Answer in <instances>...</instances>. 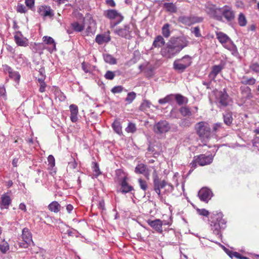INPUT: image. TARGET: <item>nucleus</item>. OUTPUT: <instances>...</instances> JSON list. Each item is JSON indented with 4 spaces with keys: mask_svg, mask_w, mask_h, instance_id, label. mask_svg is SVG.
Listing matches in <instances>:
<instances>
[{
    "mask_svg": "<svg viewBox=\"0 0 259 259\" xmlns=\"http://www.w3.org/2000/svg\"><path fill=\"white\" fill-rule=\"evenodd\" d=\"M240 92L243 97L249 99L252 97L251 89L247 86H241L240 88Z\"/></svg>",
    "mask_w": 259,
    "mask_h": 259,
    "instance_id": "4be33fe9",
    "label": "nucleus"
},
{
    "mask_svg": "<svg viewBox=\"0 0 259 259\" xmlns=\"http://www.w3.org/2000/svg\"><path fill=\"white\" fill-rule=\"evenodd\" d=\"M48 161L49 165L51 167H53L55 164V160L54 156L52 155H50L48 157Z\"/></svg>",
    "mask_w": 259,
    "mask_h": 259,
    "instance_id": "5fc2aeb1",
    "label": "nucleus"
},
{
    "mask_svg": "<svg viewBox=\"0 0 259 259\" xmlns=\"http://www.w3.org/2000/svg\"><path fill=\"white\" fill-rule=\"evenodd\" d=\"M25 3L27 7L31 9L34 5V0H25Z\"/></svg>",
    "mask_w": 259,
    "mask_h": 259,
    "instance_id": "052dcab7",
    "label": "nucleus"
},
{
    "mask_svg": "<svg viewBox=\"0 0 259 259\" xmlns=\"http://www.w3.org/2000/svg\"><path fill=\"white\" fill-rule=\"evenodd\" d=\"M89 66V64L85 62H83L81 63V68L85 73H88L90 71Z\"/></svg>",
    "mask_w": 259,
    "mask_h": 259,
    "instance_id": "4d7b16f0",
    "label": "nucleus"
},
{
    "mask_svg": "<svg viewBox=\"0 0 259 259\" xmlns=\"http://www.w3.org/2000/svg\"><path fill=\"white\" fill-rule=\"evenodd\" d=\"M197 134L203 140L208 139L211 134V128L209 124L205 121H200L195 125V127Z\"/></svg>",
    "mask_w": 259,
    "mask_h": 259,
    "instance_id": "423d86ee",
    "label": "nucleus"
},
{
    "mask_svg": "<svg viewBox=\"0 0 259 259\" xmlns=\"http://www.w3.org/2000/svg\"><path fill=\"white\" fill-rule=\"evenodd\" d=\"M241 83L244 85H253L255 83L256 79L253 77L248 78L246 76H243L241 79Z\"/></svg>",
    "mask_w": 259,
    "mask_h": 259,
    "instance_id": "7c9ffc66",
    "label": "nucleus"
},
{
    "mask_svg": "<svg viewBox=\"0 0 259 259\" xmlns=\"http://www.w3.org/2000/svg\"><path fill=\"white\" fill-rule=\"evenodd\" d=\"M224 47L232 52V54L235 55L237 53V49L236 46L233 44L231 40L227 44L223 45Z\"/></svg>",
    "mask_w": 259,
    "mask_h": 259,
    "instance_id": "2f4dec72",
    "label": "nucleus"
},
{
    "mask_svg": "<svg viewBox=\"0 0 259 259\" xmlns=\"http://www.w3.org/2000/svg\"><path fill=\"white\" fill-rule=\"evenodd\" d=\"M115 76V72L109 70L107 71L104 75L105 78L108 80H112Z\"/></svg>",
    "mask_w": 259,
    "mask_h": 259,
    "instance_id": "8fccbe9b",
    "label": "nucleus"
},
{
    "mask_svg": "<svg viewBox=\"0 0 259 259\" xmlns=\"http://www.w3.org/2000/svg\"><path fill=\"white\" fill-rule=\"evenodd\" d=\"M42 39L44 42L46 44L48 45H52L53 50H56V43L55 42V41L52 37L50 36H45L43 37Z\"/></svg>",
    "mask_w": 259,
    "mask_h": 259,
    "instance_id": "c9c22d12",
    "label": "nucleus"
},
{
    "mask_svg": "<svg viewBox=\"0 0 259 259\" xmlns=\"http://www.w3.org/2000/svg\"><path fill=\"white\" fill-rule=\"evenodd\" d=\"M203 20V18L195 16H181L178 18L179 22L187 26H190L195 23L201 22Z\"/></svg>",
    "mask_w": 259,
    "mask_h": 259,
    "instance_id": "9b49d317",
    "label": "nucleus"
},
{
    "mask_svg": "<svg viewBox=\"0 0 259 259\" xmlns=\"http://www.w3.org/2000/svg\"><path fill=\"white\" fill-rule=\"evenodd\" d=\"M104 16L112 21L110 24L112 27L119 24L123 19V16L114 9H109L105 11Z\"/></svg>",
    "mask_w": 259,
    "mask_h": 259,
    "instance_id": "0eeeda50",
    "label": "nucleus"
},
{
    "mask_svg": "<svg viewBox=\"0 0 259 259\" xmlns=\"http://www.w3.org/2000/svg\"><path fill=\"white\" fill-rule=\"evenodd\" d=\"M192 63V57L188 55L175 60L173 63V68L179 73L184 72Z\"/></svg>",
    "mask_w": 259,
    "mask_h": 259,
    "instance_id": "20e7f679",
    "label": "nucleus"
},
{
    "mask_svg": "<svg viewBox=\"0 0 259 259\" xmlns=\"http://www.w3.org/2000/svg\"><path fill=\"white\" fill-rule=\"evenodd\" d=\"M222 17L226 20L228 22L233 21L235 18V13L232 8L228 5H225L222 7Z\"/></svg>",
    "mask_w": 259,
    "mask_h": 259,
    "instance_id": "ddd939ff",
    "label": "nucleus"
},
{
    "mask_svg": "<svg viewBox=\"0 0 259 259\" xmlns=\"http://www.w3.org/2000/svg\"><path fill=\"white\" fill-rule=\"evenodd\" d=\"M21 32L17 31V46L26 47L28 45V39L26 37H20Z\"/></svg>",
    "mask_w": 259,
    "mask_h": 259,
    "instance_id": "cd10ccee",
    "label": "nucleus"
},
{
    "mask_svg": "<svg viewBox=\"0 0 259 259\" xmlns=\"http://www.w3.org/2000/svg\"><path fill=\"white\" fill-rule=\"evenodd\" d=\"M104 61L110 64H116V60L111 55L105 54L104 55Z\"/></svg>",
    "mask_w": 259,
    "mask_h": 259,
    "instance_id": "4c0bfd02",
    "label": "nucleus"
},
{
    "mask_svg": "<svg viewBox=\"0 0 259 259\" xmlns=\"http://www.w3.org/2000/svg\"><path fill=\"white\" fill-rule=\"evenodd\" d=\"M37 12L44 18H52L54 16V11L50 6L45 5L41 6L38 8Z\"/></svg>",
    "mask_w": 259,
    "mask_h": 259,
    "instance_id": "4468645a",
    "label": "nucleus"
},
{
    "mask_svg": "<svg viewBox=\"0 0 259 259\" xmlns=\"http://www.w3.org/2000/svg\"><path fill=\"white\" fill-rule=\"evenodd\" d=\"M223 215L222 212L217 211L213 212L211 217L210 221L211 229L214 234L219 237L222 236L221 230L226 228V221L223 218Z\"/></svg>",
    "mask_w": 259,
    "mask_h": 259,
    "instance_id": "f03ea898",
    "label": "nucleus"
},
{
    "mask_svg": "<svg viewBox=\"0 0 259 259\" xmlns=\"http://www.w3.org/2000/svg\"><path fill=\"white\" fill-rule=\"evenodd\" d=\"M180 112L183 116H190L192 115L190 108L187 106H184L180 108Z\"/></svg>",
    "mask_w": 259,
    "mask_h": 259,
    "instance_id": "e433bc0d",
    "label": "nucleus"
},
{
    "mask_svg": "<svg viewBox=\"0 0 259 259\" xmlns=\"http://www.w3.org/2000/svg\"><path fill=\"white\" fill-rule=\"evenodd\" d=\"M70 111V119L72 122H75L77 121L78 118H77V114L78 112V107L74 105V104H71L69 106Z\"/></svg>",
    "mask_w": 259,
    "mask_h": 259,
    "instance_id": "6ab92c4d",
    "label": "nucleus"
},
{
    "mask_svg": "<svg viewBox=\"0 0 259 259\" xmlns=\"http://www.w3.org/2000/svg\"><path fill=\"white\" fill-rule=\"evenodd\" d=\"M249 68L253 72L259 73V64L255 63L251 64Z\"/></svg>",
    "mask_w": 259,
    "mask_h": 259,
    "instance_id": "603ef678",
    "label": "nucleus"
},
{
    "mask_svg": "<svg viewBox=\"0 0 259 259\" xmlns=\"http://www.w3.org/2000/svg\"><path fill=\"white\" fill-rule=\"evenodd\" d=\"M197 211L200 215L205 217H207L209 214L208 211L205 209H198Z\"/></svg>",
    "mask_w": 259,
    "mask_h": 259,
    "instance_id": "13d9d810",
    "label": "nucleus"
},
{
    "mask_svg": "<svg viewBox=\"0 0 259 259\" xmlns=\"http://www.w3.org/2000/svg\"><path fill=\"white\" fill-rule=\"evenodd\" d=\"M39 91L40 93H43L45 91L46 84L45 82L39 83Z\"/></svg>",
    "mask_w": 259,
    "mask_h": 259,
    "instance_id": "69168bd1",
    "label": "nucleus"
},
{
    "mask_svg": "<svg viewBox=\"0 0 259 259\" xmlns=\"http://www.w3.org/2000/svg\"><path fill=\"white\" fill-rule=\"evenodd\" d=\"M223 119L224 123L228 126H230L233 120L232 113L230 111H226L223 113Z\"/></svg>",
    "mask_w": 259,
    "mask_h": 259,
    "instance_id": "b1692460",
    "label": "nucleus"
},
{
    "mask_svg": "<svg viewBox=\"0 0 259 259\" xmlns=\"http://www.w3.org/2000/svg\"><path fill=\"white\" fill-rule=\"evenodd\" d=\"M95 40L99 45H102L104 42H109L110 40V37L109 36L98 34L96 36Z\"/></svg>",
    "mask_w": 259,
    "mask_h": 259,
    "instance_id": "c85d7f7f",
    "label": "nucleus"
},
{
    "mask_svg": "<svg viewBox=\"0 0 259 259\" xmlns=\"http://www.w3.org/2000/svg\"><path fill=\"white\" fill-rule=\"evenodd\" d=\"M106 4L112 7H114L116 5L114 0H106Z\"/></svg>",
    "mask_w": 259,
    "mask_h": 259,
    "instance_id": "338daca9",
    "label": "nucleus"
},
{
    "mask_svg": "<svg viewBox=\"0 0 259 259\" xmlns=\"http://www.w3.org/2000/svg\"><path fill=\"white\" fill-rule=\"evenodd\" d=\"M123 90V88L121 85H118L113 87L111 90V92L113 94L120 93Z\"/></svg>",
    "mask_w": 259,
    "mask_h": 259,
    "instance_id": "864d4df0",
    "label": "nucleus"
},
{
    "mask_svg": "<svg viewBox=\"0 0 259 259\" xmlns=\"http://www.w3.org/2000/svg\"><path fill=\"white\" fill-rule=\"evenodd\" d=\"M31 242H25L19 243V246L21 248H26L28 247L29 244Z\"/></svg>",
    "mask_w": 259,
    "mask_h": 259,
    "instance_id": "0e129e2a",
    "label": "nucleus"
},
{
    "mask_svg": "<svg viewBox=\"0 0 259 259\" xmlns=\"http://www.w3.org/2000/svg\"><path fill=\"white\" fill-rule=\"evenodd\" d=\"M206 12L212 18L219 21H222V7H218L216 5L208 4L206 7Z\"/></svg>",
    "mask_w": 259,
    "mask_h": 259,
    "instance_id": "1a4fd4ad",
    "label": "nucleus"
},
{
    "mask_svg": "<svg viewBox=\"0 0 259 259\" xmlns=\"http://www.w3.org/2000/svg\"><path fill=\"white\" fill-rule=\"evenodd\" d=\"M170 25L168 23H166L163 25L162 27V34L165 38H168L170 34Z\"/></svg>",
    "mask_w": 259,
    "mask_h": 259,
    "instance_id": "f704fd0d",
    "label": "nucleus"
},
{
    "mask_svg": "<svg viewBox=\"0 0 259 259\" xmlns=\"http://www.w3.org/2000/svg\"><path fill=\"white\" fill-rule=\"evenodd\" d=\"M175 99L179 105H182L188 102V99L180 94H176L175 95Z\"/></svg>",
    "mask_w": 259,
    "mask_h": 259,
    "instance_id": "72a5a7b5",
    "label": "nucleus"
},
{
    "mask_svg": "<svg viewBox=\"0 0 259 259\" xmlns=\"http://www.w3.org/2000/svg\"><path fill=\"white\" fill-rule=\"evenodd\" d=\"M216 102L220 108L226 107L232 102L231 98L229 96L226 89L220 91L217 95Z\"/></svg>",
    "mask_w": 259,
    "mask_h": 259,
    "instance_id": "9d476101",
    "label": "nucleus"
},
{
    "mask_svg": "<svg viewBox=\"0 0 259 259\" xmlns=\"http://www.w3.org/2000/svg\"><path fill=\"white\" fill-rule=\"evenodd\" d=\"M136 94L134 92H130L127 94L125 101L128 103L131 104L136 98Z\"/></svg>",
    "mask_w": 259,
    "mask_h": 259,
    "instance_id": "37998d69",
    "label": "nucleus"
},
{
    "mask_svg": "<svg viewBox=\"0 0 259 259\" xmlns=\"http://www.w3.org/2000/svg\"><path fill=\"white\" fill-rule=\"evenodd\" d=\"M117 174L120 176L117 178V182L120 187V190L118 191L119 192L126 194L134 190V187L128 183V178L123 172L118 170Z\"/></svg>",
    "mask_w": 259,
    "mask_h": 259,
    "instance_id": "39448f33",
    "label": "nucleus"
},
{
    "mask_svg": "<svg viewBox=\"0 0 259 259\" xmlns=\"http://www.w3.org/2000/svg\"><path fill=\"white\" fill-rule=\"evenodd\" d=\"M217 39L223 45L227 44L229 41L231 40L229 36L222 32H219L216 33Z\"/></svg>",
    "mask_w": 259,
    "mask_h": 259,
    "instance_id": "5701e85b",
    "label": "nucleus"
},
{
    "mask_svg": "<svg viewBox=\"0 0 259 259\" xmlns=\"http://www.w3.org/2000/svg\"><path fill=\"white\" fill-rule=\"evenodd\" d=\"M22 238L23 241L26 242L32 241L31 234L27 228H24L22 230Z\"/></svg>",
    "mask_w": 259,
    "mask_h": 259,
    "instance_id": "c756f323",
    "label": "nucleus"
},
{
    "mask_svg": "<svg viewBox=\"0 0 259 259\" xmlns=\"http://www.w3.org/2000/svg\"><path fill=\"white\" fill-rule=\"evenodd\" d=\"M138 182L141 189H142L144 191L147 190V184L145 180H142V179H139L138 180Z\"/></svg>",
    "mask_w": 259,
    "mask_h": 259,
    "instance_id": "09e8293b",
    "label": "nucleus"
},
{
    "mask_svg": "<svg viewBox=\"0 0 259 259\" xmlns=\"http://www.w3.org/2000/svg\"><path fill=\"white\" fill-rule=\"evenodd\" d=\"M112 127L114 131L118 134H120L121 133V126L119 122L114 121L112 123Z\"/></svg>",
    "mask_w": 259,
    "mask_h": 259,
    "instance_id": "49530a36",
    "label": "nucleus"
},
{
    "mask_svg": "<svg viewBox=\"0 0 259 259\" xmlns=\"http://www.w3.org/2000/svg\"><path fill=\"white\" fill-rule=\"evenodd\" d=\"M61 206L60 204L56 201H54L52 202L48 205V209L52 212L55 213H58L61 209Z\"/></svg>",
    "mask_w": 259,
    "mask_h": 259,
    "instance_id": "a878e982",
    "label": "nucleus"
},
{
    "mask_svg": "<svg viewBox=\"0 0 259 259\" xmlns=\"http://www.w3.org/2000/svg\"><path fill=\"white\" fill-rule=\"evenodd\" d=\"M223 66L221 64L214 65L212 68V70L208 75L210 80H214L217 75L222 70Z\"/></svg>",
    "mask_w": 259,
    "mask_h": 259,
    "instance_id": "a211bd4d",
    "label": "nucleus"
},
{
    "mask_svg": "<svg viewBox=\"0 0 259 259\" xmlns=\"http://www.w3.org/2000/svg\"><path fill=\"white\" fill-rule=\"evenodd\" d=\"M166 98L167 99V103H170L174 101L175 99V95L172 94L168 95L166 96Z\"/></svg>",
    "mask_w": 259,
    "mask_h": 259,
    "instance_id": "e2e57ef3",
    "label": "nucleus"
},
{
    "mask_svg": "<svg viewBox=\"0 0 259 259\" xmlns=\"http://www.w3.org/2000/svg\"><path fill=\"white\" fill-rule=\"evenodd\" d=\"M165 188L164 193L167 194L171 192L174 190L173 186L167 183L165 181H160L158 177L156 176L153 180V189L155 192L157 194L158 198H162L161 193V189Z\"/></svg>",
    "mask_w": 259,
    "mask_h": 259,
    "instance_id": "7ed1b4c3",
    "label": "nucleus"
},
{
    "mask_svg": "<svg viewBox=\"0 0 259 259\" xmlns=\"http://www.w3.org/2000/svg\"><path fill=\"white\" fill-rule=\"evenodd\" d=\"M164 8L167 11L174 13L177 11V7L175 4L171 3H165L164 5Z\"/></svg>",
    "mask_w": 259,
    "mask_h": 259,
    "instance_id": "ea45409f",
    "label": "nucleus"
},
{
    "mask_svg": "<svg viewBox=\"0 0 259 259\" xmlns=\"http://www.w3.org/2000/svg\"><path fill=\"white\" fill-rule=\"evenodd\" d=\"M151 106V103L148 100H144L140 106V110L143 111H146Z\"/></svg>",
    "mask_w": 259,
    "mask_h": 259,
    "instance_id": "a18cd8bd",
    "label": "nucleus"
},
{
    "mask_svg": "<svg viewBox=\"0 0 259 259\" xmlns=\"http://www.w3.org/2000/svg\"><path fill=\"white\" fill-rule=\"evenodd\" d=\"M165 44V40L161 35L156 36L153 42L152 47L154 48H160Z\"/></svg>",
    "mask_w": 259,
    "mask_h": 259,
    "instance_id": "393cba45",
    "label": "nucleus"
},
{
    "mask_svg": "<svg viewBox=\"0 0 259 259\" xmlns=\"http://www.w3.org/2000/svg\"><path fill=\"white\" fill-rule=\"evenodd\" d=\"M3 67L5 73L9 74L10 78L14 79L15 81L16 80V73L10 67L7 65H4L3 66Z\"/></svg>",
    "mask_w": 259,
    "mask_h": 259,
    "instance_id": "bb28decb",
    "label": "nucleus"
},
{
    "mask_svg": "<svg viewBox=\"0 0 259 259\" xmlns=\"http://www.w3.org/2000/svg\"><path fill=\"white\" fill-rule=\"evenodd\" d=\"M93 166L92 168L94 171V176L95 178H97L99 175L101 174V172L99 168V164L95 162H93Z\"/></svg>",
    "mask_w": 259,
    "mask_h": 259,
    "instance_id": "a19ab883",
    "label": "nucleus"
},
{
    "mask_svg": "<svg viewBox=\"0 0 259 259\" xmlns=\"http://www.w3.org/2000/svg\"><path fill=\"white\" fill-rule=\"evenodd\" d=\"M198 195L201 201L207 202L212 196V193L210 189L203 188L199 190Z\"/></svg>",
    "mask_w": 259,
    "mask_h": 259,
    "instance_id": "dca6fc26",
    "label": "nucleus"
},
{
    "mask_svg": "<svg viewBox=\"0 0 259 259\" xmlns=\"http://www.w3.org/2000/svg\"><path fill=\"white\" fill-rule=\"evenodd\" d=\"M191 125V122L189 119L186 118L182 120L181 123H180L181 126H189Z\"/></svg>",
    "mask_w": 259,
    "mask_h": 259,
    "instance_id": "bf43d9fd",
    "label": "nucleus"
},
{
    "mask_svg": "<svg viewBox=\"0 0 259 259\" xmlns=\"http://www.w3.org/2000/svg\"><path fill=\"white\" fill-rule=\"evenodd\" d=\"M131 30L129 25H124L123 28H119L115 30V33L122 37L130 39L131 37Z\"/></svg>",
    "mask_w": 259,
    "mask_h": 259,
    "instance_id": "f3484780",
    "label": "nucleus"
},
{
    "mask_svg": "<svg viewBox=\"0 0 259 259\" xmlns=\"http://www.w3.org/2000/svg\"><path fill=\"white\" fill-rule=\"evenodd\" d=\"M137 130V128L135 123H129L128 126L126 127L125 131L127 133H134Z\"/></svg>",
    "mask_w": 259,
    "mask_h": 259,
    "instance_id": "de8ad7c7",
    "label": "nucleus"
},
{
    "mask_svg": "<svg viewBox=\"0 0 259 259\" xmlns=\"http://www.w3.org/2000/svg\"><path fill=\"white\" fill-rule=\"evenodd\" d=\"M27 11L26 7L23 5H18L17 6V12L22 13H25Z\"/></svg>",
    "mask_w": 259,
    "mask_h": 259,
    "instance_id": "6e6d98bb",
    "label": "nucleus"
},
{
    "mask_svg": "<svg viewBox=\"0 0 259 259\" xmlns=\"http://www.w3.org/2000/svg\"><path fill=\"white\" fill-rule=\"evenodd\" d=\"M135 171L137 174H144L146 176L149 175V172L147 168V166L143 163L138 164L135 168Z\"/></svg>",
    "mask_w": 259,
    "mask_h": 259,
    "instance_id": "aec40b11",
    "label": "nucleus"
},
{
    "mask_svg": "<svg viewBox=\"0 0 259 259\" xmlns=\"http://www.w3.org/2000/svg\"><path fill=\"white\" fill-rule=\"evenodd\" d=\"M77 164L74 159L72 161L68 163V166L71 169H75L77 167Z\"/></svg>",
    "mask_w": 259,
    "mask_h": 259,
    "instance_id": "680f3d73",
    "label": "nucleus"
},
{
    "mask_svg": "<svg viewBox=\"0 0 259 259\" xmlns=\"http://www.w3.org/2000/svg\"><path fill=\"white\" fill-rule=\"evenodd\" d=\"M211 80L210 81H202V84L206 86V88L207 89H211V88L210 87V85H211Z\"/></svg>",
    "mask_w": 259,
    "mask_h": 259,
    "instance_id": "774afa93",
    "label": "nucleus"
},
{
    "mask_svg": "<svg viewBox=\"0 0 259 259\" xmlns=\"http://www.w3.org/2000/svg\"><path fill=\"white\" fill-rule=\"evenodd\" d=\"M238 24L240 26H245L247 24V20L245 15L242 13H240L238 18Z\"/></svg>",
    "mask_w": 259,
    "mask_h": 259,
    "instance_id": "58836bf2",
    "label": "nucleus"
},
{
    "mask_svg": "<svg viewBox=\"0 0 259 259\" xmlns=\"http://www.w3.org/2000/svg\"><path fill=\"white\" fill-rule=\"evenodd\" d=\"M147 223L151 228L154 229L156 232L160 234L162 233L163 223L160 219H155L154 220L149 219L147 221Z\"/></svg>",
    "mask_w": 259,
    "mask_h": 259,
    "instance_id": "2eb2a0df",
    "label": "nucleus"
},
{
    "mask_svg": "<svg viewBox=\"0 0 259 259\" xmlns=\"http://www.w3.org/2000/svg\"><path fill=\"white\" fill-rule=\"evenodd\" d=\"M170 129L169 123L166 120H160L154 126V132L156 134L166 133Z\"/></svg>",
    "mask_w": 259,
    "mask_h": 259,
    "instance_id": "f8f14e48",
    "label": "nucleus"
},
{
    "mask_svg": "<svg viewBox=\"0 0 259 259\" xmlns=\"http://www.w3.org/2000/svg\"><path fill=\"white\" fill-rule=\"evenodd\" d=\"M191 32L194 34V35L197 37H199L201 36V33L200 32V29L199 27H195L191 28Z\"/></svg>",
    "mask_w": 259,
    "mask_h": 259,
    "instance_id": "3c124183",
    "label": "nucleus"
},
{
    "mask_svg": "<svg viewBox=\"0 0 259 259\" xmlns=\"http://www.w3.org/2000/svg\"><path fill=\"white\" fill-rule=\"evenodd\" d=\"M224 130L223 124L222 123H216L213 124L212 132L217 133Z\"/></svg>",
    "mask_w": 259,
    "mask_h": 259,
    "instance_id": "c03bdc74",
    "label": "nucleus"
},
{
    "mask_svg": "<svg viewBox=\"0 0 259 259\" xmlns=\"http://www.w3.org/2000/svg\"><path fill=\"white\" fill-rule=\"evenodd\" d=\"M72 29L76 32H81L84 28V26L83 24H80L78 22H73L71 24Z\"/></svg>",
    "mask_w": 259,
    "mask_h": 259,
    "instance_id": "473e14b6",
    "label": "nucleus"
},
{
    "mask_svg": "<svg viewBox=\"0 0 259 259\" xmlns=\"http://www.w3.org/2000/svg\"><path fill=\"white\" fill-rule=\"evenodd\" d=\"M11 200L7 194L3 195L0 201V207L1 208H7L10 204Z\"/></svg>",
    "mask_w": 259,
    "mask_h": 259,
    "instance_id": "412c9836",
    "label": "nucleus"
},
{
    "mask_svg": "<svg viewBox=\"0 0 259 259\" xmlns=\"http://www.w3.org/2000/svg\"><path fill=\"white\" fill-rule=\"evenodd\" d=\"M188 38L184 35L171 37L165 46L161 49V54L165 58H172L188 46Z\"/></svg>",
    "mask_w": 259,
    "mask_h": 259,
    "instance_id": "f257e3e1",
    "label": "nucleus"
},
{
    "mask_svg": "<svg viewBox=\"0 0 259 259\" xmlns=\"http://www.w3.org/2000/svg\"><path fill=\"white\" fill-rule=\"evenodd\" d=\"M213 159V156L211 154L206 155L205 154H200L198 156H195L193 158V160L190 163L191 167L195 168L196 166L197 163L200 166H204L210 164Z\"/></svg>",
    "mask_w": 259,
    "mask_h": 259,
    "instance_id": "6e6552de",
    "label": "nucleus"
},
{
    "mask_svg": "<svg viewBox=\"0 0 259 259\" xmlns=\"http://www.w3.org/2000/svg\"><path fill=\"white\" fill-rule=\"evenodd\" d=\"M9 249V246L6 241L3 240L0 242V250L2 253H6Z\"/></svg>",
    "mask_w": 259,
    "mask_h": 259,
    "instance_id": "79ce46f5",
    "label": "nucleus"
}]
</instances>
